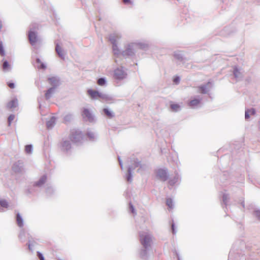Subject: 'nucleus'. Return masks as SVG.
<instances>
[{"instance_id": "nucleus-1", "label": "nucleus", "mask_w": 260, "mask_h": 260, "mask_svg": "<svg viewBox=\"0 0 260 260\" xmlns=\"http://www.w3.org/2000/svg\"><path fill=\"white\" fill-rule=\"evenodd\" d=\"M140 241L142 245L146 248L151 246L152 238L150 235L142 232L140 234Z\"/></svg>"}, {"instance_id": "nucleus-2", "label": "nucleus", "mask_w": 260, "mask_h": 260, "mask_svg": "<svg viewBox=\"0 0 260 260\" xmlns=\"http://www.w3.org/2000/svg\"><path fill=\"white\" fill-rule=\"evenodd\" d=\"M119 38V37L117 34L111 35L109 38L110 41L113 45L112 48L114 54H118L119 52V49H118V47L116 44L117 40Z\"/></svg>"}, {"instance_id": "nucleus-3", "label": "nucleus", "mask_w": 260, "mask_h": 260, "mask_svg": "<svg viewBox=\"0 0 260 260\" xmlns=\"http://www.w3.org/2000/svg\"><path fill=\"white\" fill-rule=\"evenodd\" d=\"M155 174H156V177L158 179H159L162 181H165L168 179L167 173L166 170H165L164 169H158L157 170H156L155 171Z\"/></svg>"}, {"instance_id": "nucleus-4", "label": "nucleus", "mask_w": 260, "mask_h": 260, "mask_svg": "<svg viewBox=\"0 0 260 260\" xmlns=\"http://www.w3.org/2000/svg\"><path fill=\"white\" fill-rule=\"evenodd\" d=\"M87 93L92 99H98L99 98H102L103 96L101 93L93 89L88 90Z\"/></svg>"}, {"instance_id": "nucleus-5", "label": "nucleus", "mask_w": 260, "mask_h": 260, "mask_svg": "<svg viewBox=\"0 0 260 260\" xmlns=\"http://www.w3.org/2000/svg\"><path fill=\"white\" fill-rule=\"evenodd\" d=\"M82 116L84 119H86L87 120L89 121H92L93 120L92 114L88 109L84 108L83 109Z\"/></svg>"}, {"instance_id": "nucleus-6", "label": "nucleus", "mask_w": 260, "mask_h": 260, "mask_svg": "<svg viewBox=\"0 0 260 260\" xmlns=\"http://www.w3.org/2000/svg\"><path fill=\"white\" fill-rule=\"evenodd\" d=\"M114 76L116 79H122L125 78V74L122 70L117 69L114 72Z\"/></svg>"}, {"instance_id": "nucleus-7", "label": "nucleus", "mask_w": 260, "mask_h": 260, "mask_svg": "<svg viewBox=\"0 0 260 260\" xmlns=\"http://www.w3.org/2000/svg\"><path fill=\"white\" fill-rule=\"evenodd\" d=\"M29 40L32 45H34L37 42V37L36 34L32 31H30L28 34Z\"/></svg>"}, {"instance_id": "nucleus-8", "label": "nucleus", "mask_w": 260, "mask_h": 260, "mask_svg": "<svg viewBox=\"0 0 260 260\" xmlns=\"http://www.w3.org/2000/svg\"><path fill=\"white\" fill-rule=\"evenodd\" d=\"M48 81L49 83L53 86L55 88L58 85L59 81L55 77H51L48 78Z\"/></svg>"}, {"instance_id": "nucleus-9", "label": "nucleus", "mask_w": 260, "mask_h": 260, "mask_svg": "<svg viewBox=\"0 0 260 260\" xmlns=\"http://www.w3.org/2000/svg\"><path fill=\"white\" fill-rule=\"evenodd\" d=\"M200 103V100L194 99L191 100L188 103V105L190 107L193 108V107L198 106V105H199Z\"/></svg>"}, {"instance_id": "nucleus-10", "label": "nucleus", "mask_w": 260, "mask_h": 260, "mask_svg": "<svg viewBox=\"0 0 260 260\" xmlns=\"http://www.w3.org/2000/svg\"><path fill=\"white\" fill-rule=\"evenodd\" d=\"M55 92V88L54 87H51L49 88L45 93V97L47 99H50L52 94Z\"/></svg>"}, {"instance_id": "nucleus-11", "label": "nucleus", "mask_w": 260, "mask_h": 260, "mask_svg": "<svg viewBox=\"0 0 260 260\" xmlns=\"http://www.w3.org/2000/svg\"><path fill=\"white\" fill-rule=\"evenodd\" d=\"M170 108H171L172 111H173L174 112H177L180 110V106L178 104H176V103L171 102V104H170Z\"/></svg>"}, {"instance_id": "nucleus-12", "label": "nucleus", "mask_w": 260, "mask_h": 260, "mask_svg": "<svg viewBox=\"0 0 260 260\" xmlns=\"http://www.w3.org/2000/svg\"><path fill=\"white\" fill-rule=\"evenodd\" d=\"M18 105V101L17 99H13L8 104V107L12 109L16 107Z\"/></svg>"}, {"instance_id": "nucleus-13", "label": "nucleus", "mask_w": 260, "mask_h": 260, "mask_svg": "<svg viewBox=\"0 0 260 260\" xmlns=\"http://www.w3.org/2000/svg\"><path fill=\"white\" fill-rule=\"evenodd\" d=\"M56 51L58 53V55L61 58H64V52L61 47L59 45H57L56 46Z\"/></svg>"}, {"instance_id": "nucleus-14", "label": "nucleus", "mask_w": 260, "mask_h": 260, "mask_svg": "<svg viewBox=\"0 0 260 260\" xmlns=\"http://www.w3.org/2000/svg\"><path fill=\"white\" fill-rule=\"evenodd\" d=\"M255 111L254 109L247 110L245 111V117L246 119H248L250 115L255 114Z\"/></svg>"}, {"instance_id": "nucleus-15", "label": "nucleus", "mask_w": 260, "mask_h": 260, "mask_svg": "<svg viewBox=\"0 0 260 260\" xmlns=\"http://www.w3.org/2000/svg\"><path fill=\"white\" fill-rule=\"evenodd\" d=\"M16 221L19 227H22L23 226L22 218L19 213H18L16 215Z\"/></svg>"}, {"instance_id": "nucleus-16", "label": "nucleus", "mask_w": 260, "mask_h": 260, "mask_svg": "<svg viewBox=\"0 0 260 260\" xmlns=\"http://www.w3.org/2000/svg\"><path fill=\"white\" fill-rule=\"evenodd\" d=\"M47 177L46 176H43L39 181L35 183L36 186H41L43 185L46 181Z\"/></svg>"}, {"instance_id": "nucleus-17", "label": "nucleus", "mask_w": 260, "mask_h": 260, "mask_svg": "<svg viewBox=\"0 0 260 260\" xmlns=\"http://www.w3.org/2000/svg\"><path fill=\"white\" fill-rule=\"evenodd\" d=\"M3 69L4 71H8L10 69V64L7 61H5L3 64Z\"/></svg>"}, {"instance_id": "nucleus-18", "label": "nucleus", "mask_w": 260, "mask_h": 260, "mask_svg": "<svg viewBox=\"0 0 260 260\" xmlns=\"http://www.w3.org/2000/svg\"><path fill=\"white\" fill-rule=\"evenodd\" d=\"M55 118L52 117L51 119L47 122V126L48 128L51 127L55 123Z\"/></svg>"}, {"instance_id": "nucleus-19", "label": "nucleus", "mask_w": 260, "mask_h": 260, "mask_svg": "<svg viewBox=\"0 0 260 260\" xmlns=\"http://www.w3.org/2000/svg\"><path fill=\"white\" fill-rule=\"evenodd\" d=\"M103 111L108 118H111L114 116V115L108 109L105 108Z\"/></svg>"}, {"instance_id": "nucleus-20", "label": "nucleus", "mask_w": 260, "mask_h": 260, "mask_svg": "<svg viewBox=\"0 0 260 260\" xmlns=\"http://www.w3.org/2000/svg\"><path fill=\"white\" fill-rule=\"evenodd\" d=\"M37 63L38 68L44 69L46 68L45 65L43 63L41 62L40 59H37Z\"/></svg>"}, {"instance_id": "nucleus-21", "label": "nucleus", "mask_w": 260, "mask_h": 260, "mask_svg": "<svg viewBox=\"0 0 260 260\" xmlns=\"http://www.w3.org/2000/svg\"><path fill=\"white\" fill-rule=\"evenodd\" d=\"M97 83L100 86H103L106 83V81L104 78H101L99 79V80L97 81Z\"/></svg>"}, {"instance_id": "nucleus-22", "label": "nucleus", "mask_w": 260, "mask_h": 260, "mask_svg": "<svg viewBox=\"0 0 260 260\" xmlns=\"http://www.w3.org/2000/svg\"><path fill=\"white\" fill-rule=\"evenodd\" d=\"M0 205L2 207L7 208L8 207V204L6 200H2L0 201Z\"/></svg>"}, {"instance_id": "nucleus-23", "label": "nucleus", "mask_w": 260, "mask_h": 260, "mask_svg": "<svg viewBox=\"0 0 260 260\" xmlns=\"http://www.w3.org/2000/svg\"><path fill=\"white\" fill-rule=\"evenodd\" d=\"M166 204L170 208H172L173 207V201L172 199H168L166 201Z\"/></svg>"}, {"instance_id": "nucleus-24", "label": "nucleus", "mask_w": 260, "mask_h": 260, "mask_svg": "<svg viewBox=\"0 0 260 260\" xmlns=\"http://www.w3.org/2000/svg\"><path fill=\"white\" fill-rule=\"evenodd\" d=\"M32 146L30 145H28L25 146V151L26 153H29L31 152Z\"/></svg>"}, {"instance_id": "nucleus-25", "label": "nucleus", "mask_w": 260, "mask_h": 260, "mask_svg": "<svg viewBox=\"0 0 260 260\" xmlns=\"http://www.w3.org/2000/svg\"><path fill=\"white\" fill-rule=\"evenodd\" d=\"M200 92L202 93H206V88L204 86H201L199 87Z\"/></svg>"}, {"instance_id": "nucleus-26", "label": "nucleus", "mask_w": 260, "mask_h": 260, "mask_svg": "<svg viewBox=\"0 0 260 260\" xmlns=\"http://www.w3.org/2000/svg\"><path fill=\"white\" fill-rule=\"evenodd\" d=\"M234 74L236 77H238L240 75V72L238 68H235L234 70Z\"/></svg>"}, {"instance_id": "nucleus-27", "label": "nucleus", "mask_w": 260, "mask_h": 260, "mask_svg": "<svg viewBox=\"0 0 260 260\" xmlns=\"http://www.w3.org/2000/svg\"><path fill=\"white\" fill-rule=\"evenodd\" d=\"M15 116L14 115H11L8 117L9 125H10L11 122L14 119Z\"/></svg>"}, {"instance_id": "nucleus-28", "label": "nucleus", "mask_w": 260, "mask_h": 260, "mask_svg": "<svg viewBox=\"0 0 260 260\" xmlns=\"http://www.w3.org/2000/svg\"><path fill=\"white\" fill-rule=\"evenodd\" d=\"M0 54L1 55H4V51L3 50V47L2 43H0Z\"/></svg>"}, {"instance_id": "nucleus-29", "label": "nucleus", "mask_w": 260, "mask_h": 260, "mask_svg": "<svg viewBox=\"0 0 260 260\" xmlns=\"http://www.w3.org/2000/svg\"><path fill=\"white\" fill-rule=\"evenodd\" d=\"M37 255L40 260H45L43 255L40 252H37Z\"/></svg>"}, {"instance_id": "nucleus-30", "label": "nucleus", "mask_w": 260, "mask_h": 260, "mask_svg": "<svg viewBox=\"0 0 260 260\" xmlns=\"http://www.w3.org/2000/svg\"><path fill=\"white\" fill-rule=\"evenodd\" d=\"M173 82L175 83V84H178L179 82V78L178 77H175L174 79H173Z\"/></svg>"}, {"instance_id": "nucleus-31", "label": "nucleus", "mask_w": 260, "mask_h": 260, "mask_svg": "<svg viewBox=\"0 0 260 260\" xmlns=\"http://www.w3.org/2000/svg\"><path fill=\"white\" fill-rule=\"evenodd\" d=\"M8 86L11 89H13L15 87V85L13 83H8Z\"/></svg>"}, {"instance_id": "nucleus-32", "label": "nucleus", "mask_w": 260, "mask_h": 260, "mask_svg": "<svg viewBox=\"0 0 260 260\" xmlns=\"http://www.w3.org/2000/svg\"><path fill=\"white\" fill-rule=\"evenodd\" d=\"M255 215L260 220V211H257L255 212Z\"/></svg>"}, {"instance_id": "nucleus-33", "label": "nucleus", "mask_w": 260, "mask_h": 260, "mask_svg": "<svg viewBox=\"0 0 260 260\" xmlns=\"http://www.w3.org/2000/svg\"><path fill=\"white\" fill-rule=\"evenodd\" d=\"M69 145H70V144L68 142H64L62 144V146L63 147H68Z\"/></svg>"}, {"instance_id": "nucleus-34", "label": "nucleus", "mask_w": 260, "mask_h": 260, "mask_svg": "<svg viewBox=\"0 0 260 260\" xmlns=\"http://www.w3.org/2000/svg\"><path fill=\"white\" fill-rule=\"evenodd\" d=\"M123 2L124 4H126L130 3L131 1L130 0H123Z\"/></svg>"}, {"instance_id": "nucleus-35", "label": "nucleus", "mask_w": 260, "mask_h": 260, "mask_svg": "<svg viewBox=\"0 0 260 260\" xmlns=\"http://www.w3.org/2000/svg\"><path fill=\"white\" fill-rule=\"evenodd\" d=\"M172 233L173 234H175V229H174V224H172Z\"/></svg>"}, {"instance_id": "nucleus-36", "label": "nucleus", "mask_w": 260, "mask_h": 260, "mask_svg": "<svg viewBox=\"0 0 260 260\" xmlns=\"http://www.w3.org/2000/svg\"><path fill=\"white\" fill-rule=\"evenodd\" d=\"M169 183L170 185H172V184H173V183H172V181H170L169 182Z\"/></svg>"}, {"instance_id": "nucleus-37", "label": "nucleus", "mask_w": 260, "mask_h": 260, "mask_svg": "<svg viewBox=\"0 0 260 260\" xmlns=\"http://www.w3.org/2000/svg\"><path fill=\"white\" fill-rule=\"evenodd\" d=\"M28 248L29 249H30V245L29 244H28Z\"/></svg>"}, {"instance_id": "nucleus-38", "label": "nucleus", "mask_w": 260, "mask_h": 260, "mask_svg": "<svg viewBox=\"0 0 260 260\" xmlns=\"http://www.w3.org/2000/svg\"><path fill=\"white\" fill-rule=\"evenodd\" d=\"M124 52H125V54H129L128 53H126V51H125Z\"/></svg>"}, {"instance_id": "nucleus-39", "label": "nucleus", "mask_w": 260, "mask_h": 260, "mask_svg": "<svg viewBox=\"0 0 260 260\" xmlns=\"http://www.w3.org/2000/svg\"><path fill=\"white\" fill-rule=\"evenodd\" d=\"M73 138H71V139H72V140H73Z\"/></svg>"}]
</instances>
